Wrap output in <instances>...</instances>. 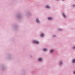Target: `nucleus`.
I'll list each match as a JSON object with an SVG mask.
<instances>
[{"mask_svg":"<svg viewBox=\"0 0 75 75\" xmlns=\"http://www.w3.org/2000/svg\"><path fill=\"white\" fill-rule=\"evenodd\" d=\"M33 43H36L37 44H38L39 43V42L38 41H37L36 40H34L33 41Z\"/></svg>","mask_w":75,"mask_h":75,"instance_id":"nucleus-1","label":"nucleus"},{"mask_svg":"<svg viewBox=\"0 0 75 75\" xmlns=\"http://www.w3.org/2000/svg\"><path fill=\"white\" fill-rule=\"evenodd\" d=\"M74 74H75V71H74Z\"/></svg>","mask_w":75,"mask_h":75,"instance_id":"nucleus-12","label":"nucleus"},{"mask_svg":"<svg viewBox=\"0 0 75 75\" xmlns=\"http://www.w3.org/2000/svg\"><path fill=\"white\" fill-rule=\"evenodd\" d=\"M59 0H57V1H59Z\"/></svg>","mask_w":75,"mask_h":75,"instance_id":"nucleus-15","label":"nucleus"},{"mask_svg":"<svg viewBox=\"0 0 75 75\" xmlns=\"http://www.w3.org/2000/svg\"><path fill=\"white\" fill-rule=\"evenodd\" d=\"M53 51H54V50H51V51H50V52H51V53H52V52Z\"/></svg>","mask_w":75,"mask_h":75,"instance_id":"nucleus-10","label":"nucleus"},{"mask_svg":"<svg viewBox=\"0 0 75 75\" xmlns=\"http://www.w3.org/2000/svg\"><path fill=\"white\" fill-rule=\"evenodd\" d=\"M52 18L51 17H49L48 18V19L49 20H52Z\"/></svg>","mask_w":75,"mask_h":75,"instance_id":"nucleus-3","label":"nucleus"},{"mask_svg":"<svg viewBox=\"0 0 75 75\" xmlns=\"http://www.w3.org/2000/svg\"><path fill=\"white\" fill-rule=\"evenodd\" d=\"M46 7L47 8H48V9H49V8H50V7L48 6V5H47L46 6Z\"/></svg>","mask_w":75,"mask_h":75,"instance_id":"nucleus-2","label":"nucleus"},{"mask_svg":"<svg viewBox=\"0 0 75 75\" xmlns=\"http://www.w3.org/2000/svg\"><path fill=\"white\" fill-rule=\"evenodd\" d=\"M36 22L38 23H39L40 22L38 19H37L36 20Z\"/></svg>","mask_w":75,"mask_h":75,"instance_id":"nucleus-6","label":"nucleus"},{"mask_svg":"<svg viewBox=\"0 0 75 75\" xmlns=\"http://www.w3.org/2000/svg\"><path fill=\"white\" fill-rule=\"evenodd\" d=\"M63 1H65V0H62Z\"/></svg>","mask_w":75,"mask_h":75,"instance_id":"nucleus-14","label":"nucleus"},{"mask_svg":"<svg viewBox=\"0 0 75 75\" xmlns=\"http://www.w3.org/2000/svg\"><path fill=\"white\" fill-rule=\"evenodd\" d=\"M73 63H75V59H74V60H73Z\"/></svg>","mask_w":75,"mask_h":75,"instance_id":"nucleus-9","label":"nucleus"},{"mask_svg":"<svg viewBox=\"0 0 75 75\" xmlns=\"http://www.w3.org/2000/svg\"><path fill=\"white\" fill-rule=\"evenodd\" d=\"M73 48H75V46L74 47H73Z\"/></svg>","mask_w":75,"mask_h":75,"instance_id":"nucleus-13","label":"nucleus"},{"mask_svg":"<svg viewBox=\"0 0 75 75\" xmlns=\"http://www.w3.org/2000/svg\"><path fill=\"white\" fill-rule=\"evenodd\" d=\"M44 35V34L42 33L41 34V37H43Z\"/></svg>","mask_w":75,"mask_h":75,"instance_id":"nucleus-8","label":"nucleus"},{"mask_svg":"<svg viewBox=\"0 0 75 75\" xmlns=\"http://www.w3.org/2000/svg\"><path fill=\"white\" fill-rule=\"evenodd\" d=\"M61 62V63H60V64H62V62Z\"/></svg>","mask_w":75,"mask_h":75,"instance_id":"nucleus-11","label":"nucleus"},{"mask_svg":"<svg viewBox=\"0 0 75 75\" xmlns=\"http://www.w3.org/2000/svg\"><path fill=\"white\" fill-rule=\"evenodd\" d=\"M63 15L64 16V17L66 18V15L64 13H63Z\"/></svg>","mask_w":75,"mask_h":75,"instance_id":"nucleus-7","label":"nucleus"},{"mask_svg":"<svg viewBox=\"0 0 75 75\" xmlns=\"http://www.w3.org/2000/svg\"><path fill=\"white\" fill-rule=\"evenodd\" d=\"M47 50V49L46 48H44L43 50L45 51H46Z\"/></svg>","mask_w":75,"mask_h":75,"instance_id":"nucleus-5","label":"nucleus"},{"mask_svg":"<svg viewBox=\"0 0 75 75\" xmlns=\"http://www.w3.org/2000/svg\"><path fill=\"white\" fill-rule=\"evenodd\" d=\"M42 59L41 58H40L38 60L40 61H41Z\"/></svg>","mask_w":75,"mask_h":75,"instance_id":"nucleus-4","label":"nucleus"}]
</instances>
